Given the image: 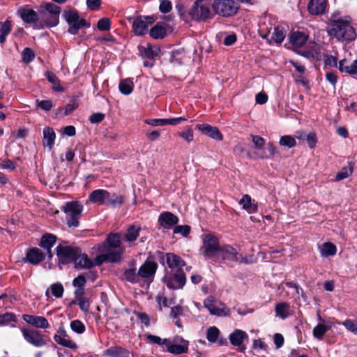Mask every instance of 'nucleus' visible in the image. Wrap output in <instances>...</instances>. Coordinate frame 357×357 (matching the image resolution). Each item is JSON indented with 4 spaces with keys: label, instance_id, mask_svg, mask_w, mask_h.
Masks as SVG:
<instances>
[{
    "label": "nucleus",
    "instance_id": "28",
    "mask_svg": "<svg viewBox=\"0 0 357 357\" xmlns=\"http://www.w3.org/2000/svg\"><path fill=\"white\" fill-rule=\"evenodd\" d=\"M308 36L301 31H294L289 37V43L294 47H301L307 43Z\"/></svg>",
    "mask_w": 357,
    "mask_h": 357
},
{
    "label": "nucleus",
    "instance_id": "5",
    "mask_svg": "<svg viewBox=\"0 0 357 357\" xmlns=\"http://www.w3.org/2000/svg\"><path fill=\"white\" fill-rule=\"evenodd\" d=\"M59 265H67L74 263L77 259L80 248L70 245H58L55 249Z\"/></svg>",
    "mask_w": 357,
    "mask_h": 357
},
{
    "label": "nucleus",
    "instance_id": "58",
    "mask_svg": "<svg viewBox=\"0 0 357 357\" xmlns=\"http://www.w3.org/2000/svg\"><path fill=\"white\" fill-rule=\"evenodd\" d=\"M146 340L151 342V343H153V344H158V345H163V344H165L169 342V340L168 339H161L160 337L158 336H156V335H151V334H147L146 335Z\"/></svg>",
    "mask_w": 357,
    "mask_h": 357
},
{
    "label": "nucleus",
    "instance_id": "38",
    "mask_svg": "<svg viewBox=\"0 0 357 357\" xmlns=\"http://www.w3.org/2000/svg\"><path fill=\"white\" fill-rule=\"evenodd\" d=\"M290 305L286 302H280L276 304L275 307V312L276 316L280 317L282 319H286L290 315Z\"/></svg>",
    "mask_w": 357,
    "mask_h": 357
},
{
    "label": "nucleus",
    "instance_id": "56",
    "mask_svg": "<svg viewBox=\"0 0 357 357\" xmlns=\"http://www.w3.org/2000/svg\"><path fill=\"white\" fill-rule=\"evenodd\" d=\"M50 289L52 295L56 298H61L63 296L64 289L61 283L57 282L51 284Z\"/></svg>",
    "mask_w": 357,
    "mask_h": 357
},
{
    "label": "nucleus",
    "instance_id": "29",
    "mask_svg": "<svg viewBox=\"0 0 357 357\" xmlns=\"http://www.w3.org/2000/svg\"><path fill=\"white\" fill-rule=\"evenodd\" d=\"M106 190L96 189L93 190L89 195L88 200L98 205H105Z\"/></svg>",
    "mask_w": 357,
    "mask_h": 357
},
{
    "label": "nucleus",
    "instance_id": "15",
    "mask_svg": "<svg viewBox=\"0 0 357 357\" xmlns=\"http://www.w3.org/2000/svg\"><path fill=\"white\" fill-rule=\"evenodd\" d=\"M249 336L245 331L240 329H235L229 336L230 343L238 347L241 352L244 353L246 350V346L243 344L244 341H248Z\"/></svg>",
    "mask_w": 357,
    "mask_h": 357
},
{
    "label": "nucleus",
    "instance_id": "18",
    "mask_svg": "<svg viewBox=\"0 0 357 357\" xmlns=\"http://www.w3.org/2000/svg\"><path fill=\"white\" fill-rule=\"evenodd\" d=\"M275 26L274 20L271 17L265 16L260 19L259 22V33L264 38L269 40V35Z\"/></svg>",
    "mask_w": 357,
    "mask_h": 357
},
{
    "label": "nucleus",
    "instance_id": "63",
    "mask_svg": "<svg viewBox=\"0 0 357 357\" xmlns=\"http://www.w3.org/2000/svg\"><path fill=\"white\" fill-rule=\"evenodd\" d=\"M172 9V4L171 1L169 0H160L159 10L163 13L166 14L171 11Z\"/></svg>",
    "mask_w": 357,
    "mask_h": 357
},
{
    "label": "nucleus",
    "instance_id": "16",
    "mask_svg": "<svg viewBox=\"0 0 357 357\" xmlns=\"http://www.w3.org/2000/svg\"><path fill=\"white\" fill-rule=\"evenodd\" d=\"M45 259V254L38 248L33 247L27 249L23 261L33 266H37Z\"/></svg>",
    "mask_w": 357,
    "mask_h": 357
},
{
    "label": "nucleus",
    "instance_id": "9",
    "mask_svg": "<svg viewBox=\"0 0 357 357\" xmlns=\"http://www.w3.org/2000/svg\"><path fill=\"white\" fill-rule=\"evenodd\" d=\"M202 0H197L191 7L189 14L195 21H206L213 17L208 6L202 3Z\"/></svg>",
    "mask_w": 357,
    "mask_h": 357
},
{
    "label": "nucleus",
    "instance_id": "8",
    "mask_svg": "<svg viewBox=\"0 0 357 357\" xmlns=\"http://www.w3.org/2000/svg\"><path fill=\"white\" fill-rule=\"evenodd\" d=\"M130 22H132V31L136 36H144L148 32L149 24H151L154 22V19L151 16H137L128 18Z\"/></svg>",
    "mask_w": 357,
    "mask_h": 357
},
{
    "label": "nucleus",
    "instance_id": "49",
    "mask_svg": "<svg viewBox=\"0 0 357 357\" xmlns=\"http://www.w3.org/2000/svg\"><path fill=\"white\" fill-rule=\"evenodd\" d=\"M220 333V330L216 326H211L207 329L206 338L208 342L214 343L218 341Z\"/></svg>",
    "mask_w": 357,
    "mask_h": 357
},
{
    "label": "nucleus",
    "instance_id": "31",
    "mask_svg": "<svg viewBox=\"0 0 357 357\" xmlns=\"http://www.w3.org/2000/svg\"><path fill=\"white\" fill-rule=\"evenodd\" d=\"M182 344H172L169 342L166 344L167 351L171 354L178 355L185 354L188 351V342L182 340Z\"/></svg>",
    "mask_w": 357,
    "mask_h": 357
},
{
    "label": "nucleus",
    "instance_id": "54",
    "mask_svg": "<svg viewBox=\"0 0 357 357\" xmlns=\"http://www.w3.org/2000/svg\"><path fill=\"white\" fill-rule=\"evenodd\" d=\"M70 328L77 334H82L86 330L84 324L79 319L70 322Z\"/></svg>",
    "mask_w": 357,
    "mask_h": 357
},
{
    "label": "nucleus",
    "instance_id": "36",
    "mask_svg": "<svg viewBox=\"0 0 357 357\" xmlns=\"http://www.w3.org/2000/svg\"><path fill=\"white\" fill-rule=\"evenodd\" d=\"M45 77L49 82L53 84V91L56 92H63L64 91V89L61 86L59 79L54 73L52 71H47L45 73Z\"/></svg>",
    "mask_w": 357,
    "mask_h": 357
},
{
    "label": "nucleus",
    "instance_id": "23",
    "mask_svg": "<svg viewBox=\"0 0 357 357\" xmlns=\"http://www.w3.org/2000/svg\"><path fill=\"white\" fill-rule=\"evenodd\" d=\"M138 51L140 56L143 59H147L149 60H154L155 57L159 55L160 49L158 46H153L150 43H147V47L143 45H138Z\"/></svg>",
    "mask_w": 357,
    "mask_h": 357
},
{
    "label": "nucleus",
    "instance_id": "62",
    "mask_svg": "<svg viewBox=\"0 0 357 357\" xmlns=\"http://www.w3.org/2000/svg\"><path fill=\"white\" fill-rule=\"evenodd\" d=\"M11 30V21L6 20L5 22H0V34L8 35Z\"/></svg>",
    "mask_w": 357,
    "mask_h": 357
},
{
    "label": "nucleus",
    "instance_id": "52",
    "mask_svg": "<svg viewBox=\"0 0 357 357\" xmlns=\"http://www.w3.org/2000/svg\"><path fill=\"white\" fill-rule=\"evenodd\" d=\"M36 104L38 108H40L45 112H50L54 107L52 100L50 99L43 100L37 99L36 100Z\"/></svg>",
    "mask_w": 357,
    "mask_h": 357
},
{
    "label": "nucleus",
    "instance_id": "37",
    "mask_svg": "<svg viewBox=\"0 0 357 357\" xmlns=\"http://www.w3.org/2000/svg\"><path fill=\"white\" fill-rule=\"evenodd\" d=\"M274 31L269 38L268 43L271 44V40H273L277 44H281L285 38L286 34L284 28L281 26H274Z\"/></svg>",
    "mask_w": 357,
    "mask_h": 357
},
{
    "label": "nucleus",
    "instance_id": "61",
    "mask_svg": "<svg viewBox=\"0 0 357 357\" xmlns=\"http://www.w3.org/2000/svg\"><path fill=\"white\" fill-rule=\"evenodd\" d=\"M306 143L310 149L315 148L317 143V137L315 132H310L305 138Z\"/></svg>",
    "mask_w": 357,
    "mask_h": 357
},
{
    "label": "nucleus",
    "instance_id": "6",
    "mask_svg": "<svg viewBox=\"0 0 357 357\" xmlns=\"http://www.w3.org/2000/svg\"><path fill=\"white\" fill-rule=\"evenodd\" d=\"M162 280L169 289H181L186 283V275L183 268H179L167 273Z\"/></svg>",
    "mask_w": 357,
    "mask_h": 357
},
{
    "label": "nucleus",
    "instance_id": "33",
    "mask_svg": "<svg viewBox=\"0 0 357 357\" xmlns=\"http://www.w3.org/2000/svg\"><path fill=\"white\" fill-rule=\"evenodd\" d=\"M204 305L206 308L208 310L210 313L213 315H216L218 317L226 316L227 313L225 312L224 308H220L215 305L213 303V298H207L204 301Z\"/></svg>",
    "mask_w": 357,
    "mask_h": 357
},
{
    "label": "nucleus",
    "instance_id": "45",
    "mask_svg": "<svg viewBox=\"0 0 357 357\" xmlns=\"http://www.w3.org/2000/svg\"><path fill=\"white\" fill-rule=\"evenodd\" d=\"M91 24L89 22H87L85 19L81 18L76 22L75 24H73V27H69L68 29V32L70 34L75 35L78 33V31L81 28H89L90 27Z\"/></svg>",
    "mask_w": 357,
    "mask_h": 357
},
{
    "label": "nucleus",
    "instance_id": "34",
    "mask_svg": "<svg viewBox=\"0 0 357 357\" xmlns=\"http://www.w3.org/2000/svg\"><path fill=\"white\" fill-rule=\"evenodd\" d=\"M56 236L52 234H45L41 236L38 245L44 250H50L56 242Z\"/></svg>",
    "mask_w": 357,
    "mask_h": 357
},
{
    "label": "nucleus",
    "instance_id": "55",
    "mask_svg": "<svg viewBox=\"0 0 357 357\" xmlns=\"http://www.w3.org/2000/svg\"><path fill=\"white\" fill-rule=\"evenodd\" d=\"M97 29L99 31H109L111 29V20L108 17L100 19L97 22Z\"/></svg>",
    "mask_w": 357,
    "mask_h": 357
},
{
    "label": "nucleus",
    "instance_id": "48",
    "mask_svg": "<svg viewBox=\"0 0 357 357\" xmlns=\"http://www.w3.org/2000/svg\"><path fill=\"white\" fill-rule=\"evenodd\" d=\"M54 340L57 344L65 347H68L72 349H75L77 347V344L74 342L72 340H66L58 334H55L54 335Z\"/></svg>",
    "mask_w": 357,
    "mask_h": 357
},
{
    "label": "nucleus",
    "instance_id": "21",
    "mask_svg": "<svg viewBox=\"0 0 357 357\" xmlns=\"http://www.w3.org/2000/svg\"><path fill=\"white\" fill-rule=\"evenodd\" d=\"M178 218L175 214L169 211H165L160 213L158 218L160 225L165 229H171L178 222Z\"/></svg>",
    "mask_w": 357,
    "mask_h": 357
},
{
    "label": "nucleus",
    "instance_id": "26",
    "mask_svg": "<svg viewBox=\"0 0 357 357\" xmlns=\"http://www.w3.org/2000/svg\"><path fill=\"white\" fill-rule=\"evenodd\" d=\"M166 263L172 271L183 268L186 265L185 261L180 256L173 252L166 253Z\"/></svg>",
    "mask_w": 357,
    "mask_h": 357
},
{
    "label": "nucleus",
    "instance_id": "57",
    "mask_svg": "<svg viewBox=\"0 0 357 357\" xmlns=\"http://www.w3.org/2000/svg\"><path fill=\"white\" fill-rule=\"evenodd\" d=\"M0 319L1 325L8 324L10 322L17 321L16 316L13 312H6L4 314H0Z\"/></svg>",
    "mask_w": 357,
    "mask_h": 357
},
{
    "label": "nucleus",
    "instance_id": "3",
    "mask_svg": "<svg viewBox=\"0 0 357 357\" xmlns=\"http://www.w3.org/2000/svg\"><path fill=\"white\" fill-rule=\"evenodd\" d=\"M83 209V205L77 200L66 202L61 207V210L66 215V225L68 227L77 228L79 227V220L82 216Z\"/></svg>",
    "mask_w": 357,
    "mask_h": 357
},
{
    "label": "nucleus",
    "instance_id": "59",
    "mask_svg": "<svg viewBox=\"0 0 357 357\" xmlns=\"http://www.w3.org/2000/svg\"><path fill=\"white\" fill-rule=\"evenodd\" d=\"M190 232V227L189 225H176L174 228V234H181L183 236L187 237Z\"/></svg>",
    "mask_w": 357,
    "mask_h": 357
},
{
    "label": "nucleus",
    "instance_id": "32",
    "mask_svg": "<svg viewBox=\"0 0 357 357\" xmlns=\"http://www.w3.org/2000/svg\"><path fill=\"white\" fill-rule=\"evenodd\" d=\"M239 204H241L243 208L246 210L249 213H256L258 211L257 204L252 203V198L249 195H244L241 199Z\"/></svg>",
    "mask_w": 357,
    "mask_h": 357
},
{
    "label": "nucleus",
    "instance_id": "20",
    "mask_svg": "<svg viewBox=\"0 0 357 357\" xmlns=\"http://www.w3.org/2000/svg\"><path fill=\"white\" fill-rule=\"evenodd\" d=\"M129 268L123 273V279L132 284H137L140 281L139 275L137 272V261L132 259L128 263Z\"/></svg>",
    "mask_w": 357,
    "mask_h": 357
},
{
    "label": "nucleus",
    "instance_id": "4",
    "mask_svg": "<svg viewBox=\"0 0 357 357\" xmlns=\"http://www.w3.org/2000/svg\"><path fill=\"white\" fill-rule=\"evenodd\" d=\"M212 8L215 14L223 17H229L235 15L240 7L234 0H214Z\"/></svg>",
    "mask_w": 357,
    "mask_h": 357
},
{
    "label": "nucleus",
    "instance_id": "30",
    "mask_svg": "<svg viewBox=\"0 0 357 357\" xmlns=\"http://www.w3.org/2000/svg\"><path fill=\"white\" fill-rule=\"evenodd\" d=\"M338 69L341 73L349 75H357V59L349 64L347 59H344L338 62Z\"/></svg>",
    "mask_w": 357,
    "mask_h": 357
},
{
    "label": "nucleus",
    "instance_id": "7",
    "mask_svg": "<svg viewBox=\"0 0 357 357\" xmlns=\"http://www.w3.org/2000/svg\"><path fill=\"white\" fill-rule=\"evenodd\" d=\"M221 245L218 237L212 234H205L203 237V255L208 259H215L220 252Z\"/></svg>",
    "mask_w": 357,
    "mask_h": 357
},
{
    "label": "nucleus",
    "instance_id": "50",
    "mask_svg": "<svg viewBox=\"0 0 357 357\" xmlns=\"http://www.w3.org/2000/svg\"><path fill=\"white\" fill-rule=\"evenodd\" d=\"M177 135L188 143L192 142L194 139L193 130L191 126H187L185 130L178 132Z\"/></svg>",
    "mask_w": 357,
    "mask_h": 357
},
{
    "label": "nucleus",
    "instance_id": "14",
    "mask_svg": "<svg viewBox=\"0 0 357 357\" xmlns=\"http://www.w3.org/2000/svg\"><path fill=\"white\" fill-rule=\"evenodd\" d=\"M17 15L25 24H33L36 25L40 22L39 11L37 13L28 6L20 7L17 10Z\"/></svg>",
    "mask_w": 357,
    "mask_h": 357
},
{
    "label": "nucleus",
    "instance_id": "27",
    "mask_svg": "<svg viewBox=\"0 0 357 357\" xmlns=\"http://www.w3.org/2000/svg\"><path fill=\"white\" fill-rule=\"evenodd\" d=\"M74 266L75 269H89L95 266V264L93 261H91L88 255L85 253L82 252V249L80 248V252L77 255V259L75 261Z\"/></svg>",
    "mask_w": 357,
    "mask_h": 357
},
{
    "label": "nucleus",
    "instance_id": "39",
    "mask_svg": "<svg viewBox=\"0 0 357 357\" xmlns=\"http://www.w3.org/2000/svg\"><path fill=\"white\" fill-rule=\"evenodd\" d=\"M150 36L153 39H162L167 36V30L160 23H157L149 31Z\"/></svg>",
    "mask_w": 357,
    "mask_h": 357
},
{
    "label": "nucleus",
    "instance_id": "40",
    "mask_svg": "<svg viewBox=\"0 0 357 357\" xmlns=\"http://www.w3.org/2000/svg\"><path fill=\"white\" fill-rule=\"evenodd\" d=\"M56 134L53 128L50 127H45L43 129V144L45 146L52 148L54 144Z\"/></svg>",
    "mask_w": 357,
    "mask_h": 357
},
{
    "label": "nucleus",
    "instance_id": "41",
    "mask_svg": "<svg viewBox=\"0 0 357 357\" xmlns=\"http://www.w3.org/2000/svg\"><path fill=\"white\" fill-rule=\"evenodd\" d=\"M354 165V162H349L347 167H343L341 170L337 173L334 181H340L348 178L353 173Z\"/></svg>",
    "mask_w": 357,
    "mask_h": 357
},
{
    "label": "nucleus",
    "instance_id": "25",
    "mask_svg": "<svg viewBox=\"0 0 357 357\" xmlns=\"http://www.w3.org/2000/svg\"><path fill=\"white\" fill-rule=\"evenodd\" d=\"M106 193L107 195H105V206L112 208H116L124 204L126 200L124 195H117L107 190Z\"/></svg>",
    "mask_w": 357,
    "mask_h": 357
},
{
    "label": "nucleus",
    "instance_id": "12",
    "mask_svg": "<svg viewBox=\"0 0 357 357\" xmlns=\"http://www.w3.org/2000/svg\"><path fill=\"white\" fill-rule=\"evenodd\" d=\"M158 267L156 262L146 259L138 270L139 278L144 279L149 284L151 283L154 280Z\"/></svg>",
    "mask_w": 357,
    "mask_h": 357
},
{
    "label": "nucleus",
    "instance_id": "17",
    "mask_svg": "<svg viewBox=\"0 0 357 357\" xmlns=\"http://www.w3.org/2000/svg\"><path fill=\"white\" fill-rule=\"evenodd\" d=\"M239 253L230 245H221L220 252L217 255V259H221L223 261H238Z\"/></svg>",
    "mask_w": 357,
    "mask_h": 357
},
{
    "label": "nucleus",
    "instance_id": "2",
    "mask_svg": "<svg viewBox=\"0 0 357 357\" xmlns=\"http://www.w3.org/2000/svg\"><path fill=\"white\" fill-rule=\"evenodd\" d=\"M61 7L50 2L45 3L39 8L40 22L33 25L34 29H43L57 26L59 23Z\"/></svg>",
    "mask_w": 357,
    "mask_h": 357
},
{
    "label": "nucleus",
    "instance_id": "1",
    "mask_svg": "<svg viewBox=\"0 0 357 357\" xmlns=\"http://www.w3.org/2000/svg\"><path fill=\"white\" fill-rule=\"evenodd\" d=\"M331 26L328 33L334 36L339 41L351 42L356 40L357 34L354 28L351 25V17H342L340 13H333L329 18Z\"/></svg>",
    "mask_w": 357,
    "mask_h": 357
},
{
    "label": "nucleus",
    "instance_id": "19",
    "mask_svg": "<svg viewBox=\"0 0 357 357\" xmlns=\"http://www.w3.org/2000/svg\"><path fill=\"white\" fill-rule=\"evenodd\" d=\"M195 128L199 130L203 135H205L213 139L222 141L223 135L220 130L207 123L197 124Z\"/></svg>",
    "mask_w": 357,
    "mask_h": 357
},
{
    "label": "nucleus",
    "instance_id": "10",
    "mask_svg": "<svg viewBox=\"0 0 357 357\" xmlns=\"http://www.w3.org/2000/svg\"><path fill=\"white\" fill-rule=\"evenodd\" d=\"M121 236L119 233L110 232L107 234L101 247L102 251H122V255L125 248L121 245Z\"/></svg>",
    "mask_w": 357,
    "mask_h": 357
},
{
    "label": "nucleus",
    "instance_id": "42",
    "mask_svg": "<svg viewBox=\"0 0 357 357\" xmlns=\"http://www.w3.org/2000/svg\"><path fill=\"white\" fill-rule=\"evenodd\" d=\"M134 88V84L130 78L124 79L120 81L119 89L120 92L123 95H130Z\"/></svg>",
    "mask_w": 357,
    "mask_h": 357
},
{
    "label": "nucleus",
    "instance_id": "60",
    "mask_svg": "<svg viewBox=\"0 0 357 357\" xmlns=\"http://www.w3.org/2000/svg\"><path fill=\"white\" fill-rule=\"evenodd\" d=\"M251 137L255 149L257 150H262L265 145V139L259 135H251Z\"/></svg>",
    "mask_w": 357,
    "mask_h": 357
},
{
    "label": "nucleus",
    "instance_id": "11",
    "mask_svg": "<svg viewBox=\"0 0 357 357\" xmlns=\"http://www.w3.org/2000/svg\"><path fill=\"white\" fill-rule=\"evenodd\" d=\"M98 251L101 252L100 255L96 256L93 263L95 266L102 265L105 262L116 264L122 261V251H102L101 247H99Z\"/></svg>",
    "mask_w": 357,
    "mask_h": 357
},
{
    "label": "nucleus",
    "instance_id": "47",
    "mask_svg": "<svg viewBox=\"0 0 357 357\" xmlns=\"http://www.w3.org/2000/svg\"><path fill=\"white\" fill-rule=\"evenodd\" d=\"M328 330L329 328L326 325L319 324L313 328L312 334L316 339L321 340H323L324 335Z\"/></svg>",
    "mask_w": 357,
    "mask_h": 357
},
{
    "label": "nucleus",
    "instance_id": "44",
    "mask_svg": "<svg viewBox=\"0 0 357 357\" xmlns=\"http://www.w3.org/2000/svg\"><path fill=\"white\" fill-rule=\"evenodd\" d=\"M321 255L324 257L334 256L337 252V247L333 243H324L321 248Z\"/></svg>",
    "mask_w": 357,
    "mask_h": 357
},
{
    "label": "nucleus",
    "instance_id": "22",
    "mask_svg": "<svg viewBox=\"0 0 357 357\" xmlns=\"http://www.w3.org/2000/svg\"><path fill=\"white\" fill-rule=\"evenodd\" d=\"M22 319L27 324L39 328L46 329L50 327L47 319L41 316L23 314Z\"/></svg>",
    "mask_w": 357,
    "mask_h": 357
},
{
    "label": "nucleus",
    "instance_id": "51",
    "mask_svg": "<svg viewBox=\"0 0 357 357\" xmlns=\"http://www.w3.org/2000/svg\"><path fill=\"white\" fill-rule=\"evenodd\" d=\"M279 144L281 146L288 148H293L296 145V142L294 137L291 135H284L280 139Z\"/></svg>",
    "mask_w": 357,
    "mask_h": 357
},
{
    "label": "nucleus",
    "instance_id": "35",
    "mask_svg": "<svg viewBox=\"0 0 357 357\" xmlns=\"http://www.w3.org/2000/svg\"><path fill=\"white\" fill-rule=\"evenodd\" d=\"M105 354L111 357H129L130 351L119 346L111 347L105 351Z\"/></svg>",
    "mask_w": 357,
    "mask_h": 357
},
{
    "label": "nucleus",
    "instance_id": "13",
    "mask_svg": "<svg viewBox=\"0 0 357 357\" xmlns=\"http://www.w3.org/2000/svg\"><path fill=\"white\" fill-rule=\"evenodd\" d=\"M22 332L25 340L36 347H41L46 344L44 335L39 331L23 328Z\"/></svg>",
    "mask_w": 357,
    "mask_h": 357
},
{
    "label": "nucleus",
    "instance_id": "46",
    "mask_svg": "<svg viewBox=\"0 0 357 357\" xmlns=\"http://www.w3.org/2000/svg\"><path fill=\"white\" fill-rule=\"evenodd\" d=\"M63 17L69 25V27H73V24L79 20V13L76 10L66 11L63 13Z\"/></svg>",
    "mask_w": 357,
    "mask_h": 357
},
{
    "label": "nucleus",
    "instance_id": "53",
    "mask_svg": "<svg viewBox=\"0 0 357 357\" xmlns=\"http://www.w3.org/2000/svg\"><path fill=\"white\" fill-rule=\"evenodd\" d=\"M35 58L34 52L29 47H25L22 52V59L25 63H29Z\"/></svg>",
    "mask_w": 357,
    "mask_h": 357
},
{
    "label": "nucleus",
    "instance_id": "24",
    "mask_svg": "<svg viewBox=\"0 0 357 357\" xmlns=\"http://www.w3.org/2000/svg\"><path fill=\"white\" fill-rule=\"evenodd\" d=\"M327 5V0H310L307 10L312 15H321L324 13Z\"/></svg>",
    "mask_w": 357,
    "mask_h": 357
},
{
    "label": "nucleus",
    "instance_id": "43",
    "mask_svg": "<svg viewBox=\"0 0 357 357\" xmlns=\"http://www.w3.org/2000/svg\"><path fill=\"white\" fill-rule=\"evenodd\" d=\"M140 231V227L132 225L128 228L123 239L127 242H133L139 236Z\"/></svg>",
    "mask_w": 357,
    "mask_h": 357
},
{
    "label": "nucleus",
    "instance_id": "64",
    "mask_svg": "<svg viewBox=\"0 0 357 357\" xmlns=\"http://www.w3.org/2000/svg\"><path fill=\"white\" fill-rule=\"evenodd\" d=\"M342 325L349 331L357 335V321L351 319H346Z\"/></svg>",
    "mask_w": 357,
    "mask_h": 357
}]
</instances>
